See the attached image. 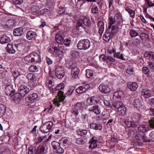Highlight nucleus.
I'll return each instance as SVG.
<instances>
[{
  "mask_svg": "<svg viewBox=\"0 0 154 154\" xmlns=\"http://www.w3.org/2000/svg\"><path fill=\"white\" fill-rule=\"evenodd\" d=\"M24 60L29 64L36 63L40 61L39 55L36 52H32L28 54L24 58Z\"/></svg>",
  "mask_w": 154,
  "mask_h": 154,
  "instance_id": "1",
  "label": "nucleus"
},
{
  "mask_svg": "<svg viewBox=\"0 0 154 154\" xmlns=\"http://www.w3.org/2000/svg\"><path fill=\"white\" fill-rule=\"evenodd\" d=\"M91 45L90 41L87 39L80 40L77 44V48L80 50H85L88 49Z\"/></svg>",
  "mask_w": 154,
  "mask_h": 154,
  "instance_id": "2",
  "label": "nucleus"
},
{
  "mask_svg": "<svg viewBox=\"0 0 154 154\" xmlns=\"http://www.w3.org/2000/svg\"><path fill=\"white\" fill-rule=\"evenodd\" d=\"M54 49L53 54L57 57V59L59 58L60 60L62 58L63 55L64 51V47L63 46L59 47V45L56 46L52 47Z\"/></svg>",
  "mask_w": 154,
  "mask_h": 154,
  "instance_id": "3",
  "label": "nucleus"
},
{
  "mask_svg": "<svg viewBox=\"0 0 154 154\" xmlns=\"http://www.w3.org/2000/svg\"><path fill=\"white\" fill-rule=\"evenodd\" d=\"M55 74L58 79H62L65 75L64 68L62 66H57L55 69Z\"/></svg>",
  "mask_w": 154,
  "mask_h": 154,
  "instance_id": "4",
  "label": "nucleus"
},
{
  "mask_svg": "<svg viewBox=\"0 0 154 154\" xmlns=\"http://www.w3.org/2000/svg\"><path fill=\"white\" fill-rule=\"evenodd\" d=\"M73 91V90H72V91L70 93V91H71V89L69 90L66 93V94H65L64 95H63V94H64L63 92L61 91H58V94H57V95L59 97V102H61L63 101L66 97L68 96L69 95L72 94Z\"/></svg>",
  "mask_w": 154,
  "mask_h": 154,
  "instance_id": "5",
  "label": "nucleus"
},
{
  "mask_svg": "<svg viewBox=\"0 0 154 154\" xmlns=\"http://www.w3.org/2000/svg\"><path fill=\"white\" fill-rule=\"evenodd\" d=\"M19 93L20 97H24L29 91V89L26 86L21 85L19 89Z\"/></svg>",
  "mask_w": 154,
  "mask_h": 154,
  "instance_id": "6",
  "label": "nucleus"
},
{
  "mask_svg": "<svg viewBox=\"0 0 154 154\" xmlns=\"http://www.w3.org/2000/svg\"><path fill=\"white\" fill-rule=\"evenodd\" d=\"M138 130L142 133H145L149 130V125L146 123L140 125L137 128Z\"/></svg>",
  "mask_w": 154,
  "mask_h": 154,
  "instance_id": "7",
  "label": "nucleus"
},
{
  "mask_svg": "<svg viewBox=\"0 0 154 154\" xmlns=\"http://www.w3.org/2000/svg\"><path fill=\"white\" fill-rule=\"evenodd\" d=\"M110 29L109 28L107 29L103 37V40L106 42H109L110 39L114 36H112V34L110 33Z\"/></svg>",
  "mask_w": 154,
  "mask_h": 154,
  "instance_id": "8",
  "label": "nucleus"
},
{
  "mask_svg": "<svg viewBox=\"0 0 154 154\" xmlns=\"http://www.w3.org/2000/svg\"><path fill=\"white\" fill-rule=\"evenodd\" d=\"M90 112H92L97 115H99L101 113V109L99 106L97 105L90 106L88 109Z\"/></svg>",
  "mask_w": 154,
  "mask_h": 154,
  "instance_id": "9",
  "label": "nucleus"
},
{
  "mask_svg": "<svg viewBox=\"0 0 154 154\" xmlns=\"http://www.w3.org/2000/svg\"><path fill=\"white\" fill-rule=\"evenodd\" d=\"M38 95L36 93H33L30 94L28 97H26L25 100L26 102L28 103L32 102L34 100L37 98Z\"/></svg>",
  "mask_w": 154,
  "mask_h": 154,
  "instance_id": "10",
  "label": "nucleus"
},
{
  "mask_svg": "<svg viewBox=\"0 0 154 154\" xmlns=\"http://www.w3.org/2000/svg\"><path fill=\"white\" fill-rule=\"evenodd\" d=\"M80 72L79 69L76 66L72 67L71 71V75L72 77L74 78H77L78 77Z\"/></svg>",
  "mask_w": 154,
  "mask_h": 154,
  "instance_id": "11",
  "label": "nucleus"
},
{
  "mask_svg": "<svg viewBox=\"0 0 154 154\" xmlns=\"http://www.w3.org/2000/svg\"><path fill=\"white\" fill-rule=\"evenodd\" d=\"M99 100L97 97L93 96L88 97L87 100V102L88 104L92 105L97 103Z\"/></svg>",
  "mask_w": 154,
  "mask_h": 154,
  "instance_id": "12",
  "label": "nucleus"
},
{
  "mask_svg": "<svg viewBox=\"0 0 154 154\" xmlns=\"http://www.w3.org/2000/svg\"><path fill=\"white\" fill-rule=\"evenodd\" d=\"M98 142L97 140L94 139V137H92L90 140L89 142L90 144L89 148L91 149H93L97 146V143Z\"/></svg>",
  "mask_w": 154,
  "mask_h": 154,
  "instance_id": "13",
  "label": "nucleus"
},
{
  "mask_svg": "<svg viewBox=\"0 0 154 154\" xmlns=\"http://www.w3.org/2000/svg\"><path fill=\"white\" fill-rule=\"evenodd\" d=\"M99 88L101 92L104 94H107L110 91V89L109 87L107 86L102 84H101L99 85Z\"/></svg>",
  "mask_w": 154,
  "mask_h": 154,
  "instance_id": "14",
  "label": "nucleus"
},
{
  "mask_svg": "<svg viewBox=\"0 0 154 154\" xmlns=\"http://www.w3.org/2000/svg\"><path fill=\"white\" fill-rule=\"evenodd\" d=\"M115 19L116 24L118 25H122V15L120 13L116 14L114 16Z\"/></svg>",
  "mask_w": 154,
  "mask_h": 154,
  "instance_id": "15",
  "label": "nucleus"
},
{
  "mask_svg": "<svg viewBox=\"0 0 154 154\" xmlns=\"http://www.w3.org/2000/svg\"><path fill=\"white\" fill-rule=\"evenodd\" d=\"M23 29L22 27L15 29L13 31V34L15 36L22 35L24 34Z\"/></svg>",
  "mask_w": 154,
  "mask_h": 154,
  "instance_id": "16",
  "label": "nucleus"
},
{
  "mask_svg": "<svg viewBox=\"0 0 154 154\" xmlns=\"http://www.w3.org/2000/svg\"><path fill=\"white\" fill-rule=\"evenodd\" d=\"M20 94L18 93H16L10 96V98L11 100L14 102L15 103H18L20 101Z\"/></svg>",
  "mask_w": 154,
  "mask_h": 154,
  "instance_id": "17",
  "label": "nucleus"
},
{
  "mask_svg": "<svg viewBox=\"0 0 154 154\" xmlns=\"http://www.w3.org/2000/svg\"><path fill=\"white\" fill-rule=\"evenodd\" d=\"M90 128L95 130H101L102 128V125L99 123H96L93 122L90 124Z\"/></svg>",
  "mask_w": 154,
  "mask_h": 154,
  "instance_id": "18",
  "label": "nucleus"
},
{
  "mask_svg": "<svg viewBox=\"0 0 154 154\" xmlns=\"http://www.w3.org/2000/svg\"><path fill=\"white\" fill-rule=\"evenodd\" d=\"M43 142L42 145L39 146L38 149L42 154H45L48 152V149L47 146Z\"/></svg>",
  "mask_w": 154,
  "mask_h": 154,
  "instance_id": "19",
  "label": "nucleus"
},
{
  "mask_svg": "<svg viewBox=\"0 0 154 154\" xmlns=\"http://www.w3.org/2000/svg\"><path fill=\"white\" fill-rule=\"evenodd\" d=\"M54 78L52 76L50 75L47 79L46 84L48 87L51 88L54 85Z\"/></svg>",
  "mask_w": 154,
  "mask_h": 154,
  "instance_id": "20",
  "label": "nucleus"
},
{
  "mask_svg": "<svg viewBox=\"0 0 154 154\" xmlns=\"http://www.w3.org/2000/svg\"><path fill=\"white\" fill-rule=\"evenodd\" d=\"M97 25L99 28L98 32L101 37L104 30V24L103 22L99 21L98 22Z\"/></svg>",
  "mask_w": 154,
  "mask_h": 154,
  "instance_id": "21",
  "label": "nucleus"
},
{
  "mask_svg": "<svg viewBox=\"0 0 154 154\" xmlns=\"http://www.w3.org/2000/svg\"><path fill=\"white\" fill-rule=\"evenodd\" d=\"M127 86L128 88L132 91H136L138 87L137 83L135 82L130 83L128 84Z\"/></svg>",
  "mask_w": 154,
  "mask_h": 154,
  "instance_id": "22",
  "label": "nucleus"
},
{
  "mask_svg": "<svg viewBox=\"0 0 154 154\" xmlns=\"http://www.w3.org/2000/svg\"><path fill=\"white\" fill-rule=\"evenodd\" d=\"M141 95L145 98H148L151 96V91L147 89H143L141 92Z\"/></svg>",
  "mask_w": 154,
  "mask_h": 154,
  "instance_id": "23",
  "label": "nucleus"
},
{
  "mask_svg": "<svg viewBox=\"0 0 154 154\" xmlns=\"http://www.w3.org/2000/svg\"><path fill=\"white\" fill-rule=\"evenodd\" d=\"M126 108L124 105H122L121 107L118 109L117 113L119 116H123L126 113Z\"/></svg>",
  "mask_w": 154,
  "mask_h": 154,
  "instance_id": "24",
  "label": "nucleus"
},
{
  "mask_svg": "<svg viewBox=\"0 0 154 154\" xmlns=\"http://www.w3.org/2000/svg\"><path fill=\"white\" fill-rule=\"evenodd\" d=\"M36 35V34L35 32L32 31H29L27 33L26 36L28 39L30 40L34 38Z\"/></svg>",
  "mask_w": 154,
  "mask_h": 154,
  "instance_id": "25",
  "label": "nucleus"
},
{
  "mask_svg": "<svg viewBox=\"0 0 154 154\" xmlns=\"http://www.w3.org/2000/svg\"><path fill=\"white\" fill-rule=\"evenodd\" d=\"M60 141V144L64 147L65 148H68L69 146V142L67 139V138L66 139L62 138Z\"/></svg>",
  "mask_w": 154,
  "mask_h": 154,
  "instance_id": "26",
  "label": "nucleus"
},
{
  "mask_svg": "<svg viewBox=\"0 0 154 154\" xmlns=\"http://www.w3.org/2000/svg\"><path fill=\"white\" fill-rule=\"evenodd\" d=\"M133 105L137 108H140L142 106V104L139 99H136L134 100Z\"/></svg>",
  "mask_w": 154,
  "mask_h": 154,
  "instance_id": "27",
  "label": "nucleus"
},
{
  "mask_svg": "<svg viewBox=\"0 0 154 154\" xmlns=\"http://www.w3.org/2000/svg\"><path fill=\"white\" fill-rule=\"evenodd\" d=\"M56 41L58 43L63 44L64 38L62 35L60 34H57L55 37Z\"/></svg>",
  "mask_w": 154,
  "mask_h": 154,
  "instance_id": "28",
  "label": "nucleus"
},
{
  "mask_svg": "<svg viewBox=\"0 0 154 154\" xmlns=\"http://www.w3.org/2000/svg\"><path fill=\"white\" fill-rule=\"evenodd\" d=\"M115 23H116V21L114 16H111L109 18V23H108V28L111 29V26Z\"/></svg>",
  "mask_w": 154,
  "mask_h": 154,
  "instance_id": "29",
  "label": "nucleus"
},
{
  "mask_svg": "<svg viewBox=\"0 0 154 154\" xmlns=\"http://www.w3.org/2000/svg\"><path fill=\"white\" fill-rule=\"evenodd\" d=\"M118 29V27L116 25H112L111 26L110 29V33L112 34V36H114L116 35Z\"/></svg>",
  "mask_w": 154,
  "mask_h": 154,
  "instance_id": "30",
  "label": "nucleus"
},
{
  "mask_svg": "<svg viewBox=\"0 0 154 154\" xmlns=\"http://www.w3.org/2000/svg\"><path fill=\"white\" fill-rule=\"evenodd\" d=\"M27 78L30 82H32L36 80L35 75L32 73H29L27 76Z\"/></svg>",
  "mask_w": 154,
  "mask_h": 154,
  "instance_id": "31",
  "label": "nucleus"
},
{
  "mask_svg": "<svg viewBox=\"0 0 154 154\" xmlns=\"http://www.w3.org/2000/svg\"><path fill=\"white\" fill-rule=\"evenodd\" d=\"M125 122L128 127H134L136 125L135 124L131 121H129L128 120H125Z\"/></svg>",
  "mask_w": 154,
  "mask_h": 154,
  "instance_id": "32",
  "label": "nucleus"
},
{
  "mask_svg": "<svg viewBox=\"0 0 154 154\" xmlns=\"http://www.w3.org/2000/svg\"><path fill=\"white\" fill-rule=\"evenodd\" d=\"M40 129L41 131L45 133L48 132L50 130L48 127L45 124L40 127Z\"/></svg>",
  "mask_w": 154,
  "mask_h": 154,
  "instance_id": "33",
  "label": "nucleus"
},
{
  "mask_svg": "<svg viewBox=\"0 0 154 154\" xmlns=\"http://www.w3.org/2000/svg\"><path fill=\"white\" fill-rule=\"evenodd\" d=\"M51 145L54 149H55L56 151H57L61 146L60 143L55 141L52 142Z\"/></svg>",
  "mask_w": 154,
  "mask_h": 154,
  "instance_id": "34",
  "label": "nucleus"
},
{
  "mask_svg": "<svg viewBox=\"0 0 154 154\" xmlns=\"http://www.w3.org/2000/svg\"><path fill=\"white\" fill-rule=\"evenodd\" d=\"M83 23L84 24L87 26H90L91 25V23L89 19L87 17H85L82 19Z\"/></svg>",
  "mask_w": 154,
  "mask_h": 154,
  "instance_id": "35",
  "label": "nucleus"
},
{
  "mask_svg": "<svg viewBox=\"0 0 154 154\" xmlns=\"http://www.w3.org/2000/svg\"><path fill=\"white\" fill-rule=\"evenodd\" d=\"M114 96L117 98H120L123 97V93L121 91H117L115 92Z\"/></svg>",
  "mask_w": 154,
  "mask_h": 154,
  "instance_id": "36",
  "label": "nucleus"
},
{
  "mask_svg": "<svg viewBox=\"0 0 154 154\" xmlns=\"http://www.w3.org/2000/svg\"><path fill=\"white\" fill-rule=\"evenodd\" d=\"M77 131L78 134L82 136L85 135L88 133L87 131L85 129L81 130L79 129L77 130Z\"/></svg>",
  "mask_w": 154,
  "mask_h": 154,
  "instance_id": "37",
  "label": "nucleus"
},
{
  "mask_svg": "<svg viewBox=\"0 0 154 154\" xmlns=\"http://www.w3.org/2000/svg\"><path fill=\"white\" fill-rule=\"evenodd\" d=\"M91 12L94 14H96L98 12V9L97 6L95 4L92 6L91 8Z\"/></svg>",
  "mask_w": 154,
  "mask_h": 154,
  "instance_id": "38",
  "label": "nucleus"
},
{
  "mask_svg": "<svg viewBox=\"0 0 154 154\" xmlns=\"http://www.w3.org/2000/svg\"><path fill=\"white\" fill-rule=\"evenodd\" d=\"M10 38L6 36H3L0 39V42L2 44L7 43L9 42Z\"/></svg>",
  "mask_w": 154,
  "mask_h": 154,
  "instance_id": "39",
  "label": "nucleus"
},
{
  "mask_svg": "<svg viewBox=\"0 0 154 154\" xmlns=\"http://www.w3.org/2000/svg\"><path fill=\"white\" fill-rule=\"evenodd\" d=\"M45 138H46V135L42 137L41 136H38L36 139V143L37 144L41 143L43 140L45 141Z\"/></svg>",
  "mask_w": 154,
  "mask_h": 154,
  "instance_id": "40",
  "label": "nucleus"
},
{
  "mask_svg": "<svg viewBox=\"0 0 154 154\" xmlns=\"http://www.w3.org/2000/svg\"><path fill=\"white\" fill-rule=\"evenodd\" d=\"M130 34L131 37H136L138 35V33L136 31L133 29L130 30Z\"/></svg>",
  "mask_w": 154,
  "mask_h": 154,
  "instance_id": "41",
  "label": "nucleus"
},
{
  "mask_svg": "<svg viewBox=\"0 0 154 154\" xmlns=\"http://www.w3.org/2000/svg\"><path fill=\"white\" fill-rule=\"evenodd\" d=\"M140 36L141 39L142 40L149 39V35L144 33H141Z\"/></svg>",
  "mask_w": 154,
  "mask_h": 154,
  "instance_id": "42",
  "label": "nucleus"
},
{
  "mask_svg": "<svg viewBox=\"0 0 154 154\" xmlns=\"http://www.w3.org/2000/svg\"><path fill=\"white\" fill-rule=\"evenodd\" d=\"M76 92L78 94L83 93L85 92L84 91L83 86H81L79 87L76 89Z\"/></svg>",
  "mask_w": 154,
  "mask_h": 154,
  "instance_id": "43",
  "label": "nucleus"
},
{
  "mask_svg": "<svg viewBox=\"0 0 154 154\" xmlns=\"http://www.w3.org/2000/svg\"><path fill=\"white\" fill-rule=\"evenodd\" d=\"M122 105V103L120 101H117L115 102L113 104V106L116 109H117L121 107Z\"/></svg>",
  "mask_w": 154,
  "mask_h": 154,
  "instance_id": "44",
  "label": "nucleus"
},
{
  "mask_svg": "<svg viewBox=\"0 0 154 154\" xmlns=\"http://www.w3.org/2000/svg\"><path fill=\"white\" fill-rule=\"evenodd\" d=\"M86 74L87 77L89 79H91V77L93 76V71L89 69L86 70Z\"/></svg>",
  "mask_w": 154,
  "mask_h": 154,
  "instance_id": "45",
  "label": "nucleus"
},
{
  "mask_svg": "<svg viewBox=\"0 0 154 154\" xmlns=\"http://www.w3.org/2000/svg\"><path fill=\"white\" fill-rule=\"evenodd\" d=\"M143 133L141 132H138L137 133L135 136V138L136 140L141 141L142 140V138L143 136Z\"/></svg>",
  "mask_w": 154,
  "mask_h": 154,
  "instance_id": "46",
  "label": "nucleus"
},
{
  "mask_svg": "<svg viewBox=\"0 0 154 154\" xmlns=\"http://www.w3.org/2000/svg\"><path fill=\"white\" fill-rule=\"evenodd\" d=\"M29 69L30 72H35L38 71V68L35 66L31 65L29 67Z\"/></svg>",
  "mask_w": 154,
  "mask_h": 154,
  "instance_id": "47",
  "label": "nucleus"
},
{
  "mask_svg": "<svg viewBox=\"0 0 154 154\" xmlns=\"http://www.w3.org/2000/svg\"><path fill=\"white\" fill-rule=\"evenodd\" d=\"M71 42L70 40L66 38L65 40H63V44L66 46H69Z\"/></svg>",
  "mask_w": 154,
  "mask_h": 154,
  "instance_id": "48",
  "label": "nucleus"
},
{
  "mask_svg": "<svg viewBox=\"0 0 154 154\" xmlns=\"http://www.w3.org/2000/svg\"><path fill=\"white\" fill-rule=\"evenodd\" d=\"M146 3L147 5L146 6L148 7H151L154 6V4L150 0H145Z\"/></svg>",
  "mask_w": 154,
  "mask_h": 154,
  "instance_id": "49",
  "label": "nucleus"
},
{
  "mask_svg": "<svg viewBox=\"0 0 154 154\" xmlns=\"http://www.w3.org/2000/svg\"><path fill=\"white\" fill-rule=\"evenodd\" d=\"M107 58L108 56L102 54L100 57V59L101 61L108 62Z\"/></svg>",
  "mask_w": 154,
  "mask_h": 154,
  "instance_id": "50",
  "label": "nucleus"
},
{
  "mask_svg": "<svg viewBox=\"0 0 154 154\" xmlns=\"http://www.w3.org/2000/svg\"><path fill=\"white\" fill-rule=\"evenodd\" d=\"M5 107L2 104H0V112L1 114H3L5 112Z\"/></svg>",
  "mask_w": 154,
  "mask_h": 154,
  "instance_id": "51",
  "label": "nucleus"
},
{
  "mask_svg": "<svg viewBox=\"0 0 154 154\" xmlns=\"http://www.w3.org/2000/svg\"><path fill=\"white\" fill-rule=\"evenodd\" d=\"M142 140L144 142H150L149 140L146 136V134L144 133L142 138Z\"/></svg>",
  "mask_w": 154,
  "mask_h": 154,
  "instance_id": "52",
  "label": "nucleus"
},
{
  "mask_svg": "<svg viewBox=\"0 0 154 154\" xmlns=\"http://www.w3.org/2000/svg\"><path fill=\"white\" fill-rule=\"evenodd\" d=\"M40 9L39 6L36 5L33 6L32 8V11L34 12H37L39 11Z\"/></svg>",
  "mask_w": 154,
  "mask_h": 154,
  "instance_id": "53",
  "label": "nucleus"
},
{
  "mask_svg": "<svg viewBox=\"0 0 154 154\" xmlns=\"http://www.w3.org/2000/svg\"><path fill=\"white\" fill-rule=\"evenodd\" d=\"M44 124L47 126V127H48V128L50 130L51 129L52 127L53 126V123L51 121L47 122Z\"/></svg>",
  "mask_w": 154,
  "mask_h": 154,
  "instance_id": "54",
  "label": "nucleus"
},
{
  "mask_svg": "<svg viewBox=\"0 0 154 154\" xmlns=\"http://www.w3.org/2000/svg\"><path fill=\"white\" fill-rule=\"evenodd\" d=\"M149 125L150 128H154V117L148 121Z\"/></svg>",
  "mask_w": 154,
  "mask_h": 154,
  "instance_id": "55",
  "label": "nucleus"
},
{
  "mask_svg": "<svg viewBox=\"0 0 154 154\" xmlns=\"http://www.w3.org/2000/svg\"><path fill=\"white\" fill-rule=\"evenodd\" d=\"M64 88V84L63 83H61L57 85L56 88V90L62 89Z\"/></svg>",
  "mask_w": 154,
  "mask_h": 154,
  "instance_id": "56",
  "label": "nucleus"
},
{
  "mask_svg": "<svg viewBox=\"0 0 154 154\" xmlns=\"http://www.w3.org/2000/svg\"><path fill=\"white\" fill-rule=\"evenodd\" d=\"M149 140L150 142L151 141H154V132L152 131L149 134Z\"/></svg>",
  "mask_w": 154,
  "mask_h": 154,
  "instance_id": "57",
  "label": "nucleus"
},
{
  "mask_svg": "<svg viewBox=\"0 0 154 154\" xmlns=\"http://www.w3.org/2000/svg\"><path fill=\"white\" fill-rule=\"evenodd\" d=\"M83 20L82 19H79L77 22L76 25L77 27L82 26L83 27V25L82 24Z\"/></svg>",
  "mask_w": 154,
  "mask_h": 154,
  "instance_id": "58",
  "label": "nucleus"
},
{
  "mask_svg": "<svg viewBox=\"0 0 154 154\" xmlns=\"http://www.w3.org/2000/svg\"><path fill=\"white\" fill-rule=\"evenodd\" d=\"M149 59L154 61V52L150 51Z\"/></svg>",
  "mask_w": 154,
  "mask_h": 154,
  "instance_id": "59",
  "label": "nucleus"
},
{
  "mask_svg": "<svg viewBox=\"0 0 154 154\" xmlns=\"http://www.w3.org/2000/svg\"><path fill=\"white\" fill-rule=\"evenodd\" d=\"M128 134L130 137H132L135 134V131L132 129H130L128 131Z\"/></svg>",
  "mask_w": 154,
  "mask_h": 154,
  "instance_id": "60",
  "label": "nucleus"
},
{
  "mask_svg": "<svg viewBox=\"0 0 154 154\" xmlns=\"http://www.w3.org/2000/svg\"><path fill=\"white\" fill-rule=\"evenodd\" d=\"M56 151L58 153L62 154L64 152V149L60 146V147Z\"/></svg>",
  "mask_w": 154,
  "mask_h": 154,
  "instance_id": "61",
  "label": "nucleus"
},
{
  "mask_svg": "<svg viewBox=\"0 0 154 154\" xmlns=\"http://www.w3.org/2000/svg\"><path fill=\"white\" fill-rule=\"evenodd\" d=\"M76 143L79 144H83L85 142L82 139L79 138L77 139Z\"/></svg>",
  "mask_w": 154,
  "mask_h": 154,
  "instance_id": "62",
  "label": "nucleus"
},
{
  "mask_svg": "<svg viewBox=\"0 0 154 154\" xmlns=\"http://www.w3.org/2000/svg\"><path fill=\"white\" fill-rule=\"evenodd\" d=\"M81 104L80 103H77L75 106L74 109L79 111L80 108L81 107Z\"/></svg>",
  "mask_w": 154,
  "mask_h": 154,
  "instance_id": "63",
  "label": "nucleus"
},
{
  "mask_svg": "<svg viewBox=\"0 0 154 154\" xmlns=\"http://www.w3.org/2000/svg\"><path fill=\"white\" fill-rule=\"evenodd\" d=\"M35 149L33 146L29 147L28 148V154H32L33 153V149Z\"/></svg>",
  "mask_w": 154,
  "mask_h": 154,
  "instance_id": "64",
  "label": "nucleus"
}]
</instances>
